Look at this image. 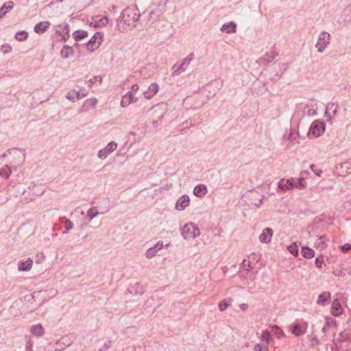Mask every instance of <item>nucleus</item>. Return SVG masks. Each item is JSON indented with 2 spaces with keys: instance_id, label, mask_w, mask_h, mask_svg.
<instances>
[{
  "instance_id": "f257e3e1",
  "label": "nucleus",
  "mask_w": 351,
  "mask_h": 351,
  "mask_svg": "<svg viewBox=\"0 0 351 351\" xmlns=\"http://www.w3.org/2000/svg\"><path fill=\"white\" fill-rule=\"evenodd\" d=\"M140 12L136 6L125 8L117 21V26L121 31H127L136 27L140 17Z\"/></svg>"
},
{
  "instance_id": "f03ea898",
  "label": "nucleus",
  "mask_w": 351,
  "mask_h": 351,
  "mask_svg": "<svg viewBox=\"0 0 351 351\" xmlns=\"http://www.w3.org/2000/svg\"><path fill=\"white\" fill-rule=\"evenodd\" d=\"M8 156L10 157L9 162L14 168L21 165L25 158L24 152L19 149H11L1 156L2 158Z\"/></svg>"
},
{
  "instance_id": "7ed1b4c3",
  "label": "nucleus",
  "mask_w": 351,
  "mask_h": 351,
  "mask_svg": "<svg viewBox=\"0 0 351 351\" xmlns=\"http://www.w3.org/2000/svg\"><path fill=\"white\" fill-rule=\"evenodd\" d=\"M181 234L185 239H195L200 235L199 229L193 223L185 224L181 229Z\"/></svg>"
},
{
  "instance_id": "20e7f679",
  "label": "nucleus",
  "mask_w": 351,
  "mask_h": 351,
  "mask_svg": "<svg viewBox=\"0 0 351 351\" xmlns=\"http://www.w3.org/2000/svg\"><path fill=\"white\" fill-rule=\"evenodd\" d=\"M43 190H38L37 186L34 184L29 185L23 192V202L28 203L33 201L36 197L42 195Z\"/></svg>"
},
{
  "instance_id": "39448f33",
  "label": "nucleus",
  "mask_w": 351,
  "mask_h": 351,
  "mask_svg": "<svg viewBox=\"0 0 351 351\" xmlns=\"http://www.w3.org/2000/svg\"><path fill=\"white\" fill-rule=\"evenodd\" d=\"M330 41V34L325 31L322 32L318 36L317 42L315 45L317 51L319 53H322L329 45Z\"/></svg>"
},
{
  "instance_id": "423d86ee",
  "label": "nucleus",
  "mask_w": 351,
  "mask_h": 351,
  "mask_svg": "<svg viewBox=\"0 0 351 351\" xmlns=\"http://www.w3.org/2000/svg\"><path fill=\"white\" fill-rule=\"evenodd\" d=\"M193 58L194 53H191L187 57L182 60V62L180 64H175L171 69L173 75H178L184 72L186 70L184 66H188L193 60Z\"/></svg>"
},
{
  "instance_id": "0eeeda50",
  "label": "nucleus",
  "mask_w": 351,
  "mask_h": 351,
  "mask_svg": "<svg viewBox=\"0 0 351 351\" xmlns=\"http://www.w3.org/2000/svg\"><path fill=\"white\" fill-rule=\"evenodd\" d=\"M263 195L256 191H250L247 195L248 204L256 207L260 206L262 204Z\"/></svg>"
},
{
  "instance_id": "6e6552de",
  "label": "nucleus",
  "mask_w": 351,
  "mask_h": 351,
  "mask_svg": "<svg viewBox=\"0 0 351 351\" xmlns=\"http://www.w3.org/2000/svg\"><path fill=\"white\" fill-rule=\"evenodd\" d=\"M308 323L304 322L303 324H293L289 326V330L296 337L304 335L307 329Z\"/></svg>"
},
{
  "instance_id": "1a4fd4ad",
  "label": "nucleus",
  "mask_w": 351,
  "mask_h": 351,
  "mask_svg": "<svg viewBox=\"0 0 351 351\" xmlns=\"http://www.w3.org/2000/svg\"><path fill=\"white\" fill-rule=\"evenodd\" d=\"M117 147V143L114 141L110 142L106 147L98 152V157L101 159H105L108 156L114 152Z\"/></svg>"
},
{
  "instance_id": "9d476101",
  "label": "nucleus",
  "mask_w": 351,
  "mask_h": 351,
  "mask_svg": "<svg viewBox=\"0 0 351 351\" xmlns=\"http://www.w3.org/2000/svg\"><path fill=\"white\" fill-rule=\"evenodd\" d=\"M102 41L101 37L98 33L95 34L87 43V49L90 52L95 51L100 45Z\"/></svg>"
},
{
  "instance_id": "9b49d317",
  "label": "nucleus",
  "mask_w": 351,
  "mask_h": 351,
  "mask_svg": "<svg viewBox=\"0 0 351 351\" xmlns=\"http://www.w3.org/2000/svg\"><path fill=\"white\" fill-rule=\"evenodd\" d=\"M325 130V124L323 122H313L310 131L315 137H319Z\"/></svg>"
},
{
  "instance_id": "f8f14e48",
  "label": "nucleus",
  "mask_w": 351,
  "mask_h": 351,
  "mask_svg": "<svg viewBox=\"0 0 351 351\" xmlns=\"http://www.w3.org/2000/svg\"><path fill=\"white\" fill-rule=\"evenodd\" d=\"M138 101V98L135 97L132 92H128L125 95L122 97L121 101V106L123 108L128 106L132 103H135Z\"/></svg>"
},
{
  "instance_id": "ddd939ff",
  "label": "nucleus",
  "mask_w": 351,
  "mask_h": 351,
  "mask_svg": "<svg viewBox=\"0 0 351 351\" xmlns=\"http://www.w3.org/2000/svg\"><path fill=\"white\" fill-rule=\"evenodd\" d=\"M151 10L149 12V19L152 21L157 20L162 13L159 4H154L150 8Z\"/></svg>"
},
{
  "instance_id": "4468645a",
  "label": "nucleus",
  "mask_w": 351,
  "mask_h": 351,
  "mask_svg": "<svg viewBox=\"0 0 351 351\" xmlns=\"http://www.w3.org/2000/svg\"><path fill=\"white\" fill-rule=\"evenodd\" d=\"M273 235V230L270 228H264L259 235V241L263 243H268L270 242Z\"/></svg>"
},
{
  "instance_id": "2eb2a0df",
  "label": "nucleus",
  "mask_w": 351,
  "mask_h": 351,
  "mask_svg": "<svg viewBox=\"0 0 351 351\" xmlns=\"http://www.w3.org/2000/svg\"><path fill=\"white\" fill-rule=\"evenodd\" d=\"M294 178H282L280 180L278 186L280 189L283 191L291 190L293 189L294 187Z\"/></svg>"
},
{
  "instance_id": "dca6fc26",
  "label": "nucleus",
  "mask_w": 351,
  "mask_h": 351,
  "mask_svg": "<svg viewBox=\"0 0 351 351\" xmlns=\"http://www.w3.org/2000/svg\"><path fill=\"white\" fill-rule=\"evenodd\" d=\"M190 198L188 195H184L181 196L176 203V208L178 210H183L189 206Z\"/></svg>"
},
{
  "instance_id": "f3484780",
  "label": "nucleus",
  "mask_w": 351,
  "mask_h": 351,
  "mask_svg": "<svg viewBox=\"0 0 351 351\" xmlns=\"http://www.w3.org/2000/svg\"><path fill=\"white\" fill-rule=\"evenodd\" d=\"M158 89L159 86L157 83H152L147 90L144 91L143 95L146 99H150L158 93Z\"/></svg>"
},
{
  "instance_id": "a211bd4d",
  "label": "nucleus",
  "mask_w": 351,
  "mask_h": 351,
  "mask_svg": "<svg viewBox=\"0 0 351 351\" xmlns=\"http://www.w3.org/2000/svg\"><path fill=\"white\" fill-rule=\"evenodd\" d=\"M97 104V99L96 98L92 97L90 99H86L83 106L80 109V111L81 112H87L90 109L94 108Z\"/></svg>"
},
{
  "instance_id": "6ab92c4d",
  "label": "nucleus",
  "mask_w": 351,
  "mask_h": 351,
  "mask_svg": "<svg viewBox=\"0 0 351 351\" xmlns=\"http://www.w3.org/2000/svg\"><path fill=\"white\" fill-rule=\"evenodd\" d=\"M33 265V261L32 258H28L25 261H20L18 264V269L20 271H29Z\"/></svg>"
},
{
  "instance_id": "aec40b11",
  "label": "nucleus",
  "mask_w": 351,
  "mask_h": 351,
  "mask_svg": "<svg viewBox=\"0 0 351 351\" xmlns=\"http://www.w3.org/2000/svg\"><path fill=\"white\" fill-rule=\"evenodd\" d=\"M331 313L334 316H339L342 314V308L339 301L335 299L332 301L331 304Z\"/></svg>"
},
{
  "instance_id": "412c9836",
  "label": "nucleus",
  "mask_w": 351,
  "mask_h": 351,
  "mask_svg": "<svg viewBox=\"0 0 351 351\" xmlns=\"http://www.w3.org/2000/svg\"><path fill=\"white\" fill-rule=\"evenodd\" d=\"M237 25L234 22H230L223 24L221 27V31L227 34H232L236 32Z\"/></svg>"
},
{
  "instance_id": "4be33fe9",
  "label": "nucleus",
  "mask_w": 351,
  "mask_h": 351,
  "mask_svg": "<svg viewBox=\"0 0 351 351\" xmlns=\"http://www.w3.org/2000/svg\"><path fill=\"white\" fill-rule=\"evenodd\" d=\"M207 188L204 184H198L195 186L193 194L198 197H202L207 193Z\"/></svg>"
},
{
  "instance_id": "5701e85b",
  "label": "nucleus",
  "mask_w": 351,
  "mask_h": 351,
  "mask_svg": "<svg viewBox=\"0 0 351 351\" xmlns=\"http://www.w3.org/2000/svg\"><path fill=\"white\" fill-rule=\"evenodd\" d=\"M50 23L49 21H43L37 23L34 27V31L37 34L44 33L49 27Z\"/></svg>"
},
{
  "instance_id": "b1692460",
  "label": "nucleus",
  "mask_w": 351,
  "mask_h": 351,
  "mask_svg": "<svg viewBox=\"0 0 351 351\" xmlns=\"http://www.w3.org/2000/svg\"><path fill=\"white\" fill-rule=\"evenodd\" d=\"M330 297L331 294L329 291L323 292L319 295L318 299L317 300V304L324 306L325 303L330 299Z\"/></svg>"
},
{
  "instance_id": "393cba45",
  "label": "nucleus",
  "mask_w": 351,
  "mask_h": 351,
  "mask_svg": "<svg viewBox=\"0 0 351 351\" xmlns=\"http://www.w3.org/2000/svg\"><path fill=\"white\" fill-rule=\"evenodd\" d=\"M14 7V3L12 1L4 3L0 8V19L3 17Z\"/></svg>"
},
{
  "instance_id": "a878e982",
  "label": "nucleus",
  "mask_w": 351,
  "mask_h": 351,
  "mask_svg": "<svg viewBox=\"0 0 351 351\" xmlns=\"http://www.w3.org/2000/svg\"><path fill=\"white\" fill-rule=\"evenodd\" d=\"M30 330L36 337H42L44 335V329L40 324L32 326Z\"/></svg>"
},
{
  "instance_id": "bb28decb",
  "label": "nucleus",
  "mask_w": 351,
  "mask_h": 351,
  "mask_svg": "<svg viewBox=\"0 0 351 351\" xmlns=\"http://www.w3.org/2000/svg\"><path fill=\"white\" fill-rule=\"evenodd\" d=\"M60 54L63 58L66 59L73 55V49L71 47L64 45Z\"/></svg>"
},
{
  "instance_id": "cd10ccee",
  "label": "nucleus",
  "mask_w": 351,
  "mask_h": 351,
  "mask_svg": "<svg viewBox=\"0 0 351 351\" xmlns=\"http://www.w3.org/2000/svg\"><path fill=\"white\" fill-rule=\"evenodd\" d=\"M233 300L231 298H226L219 303V308L220 311H224L230 305H231Z\"/></svg>"
},
{
  "instance_id": "c85d7f7f",
  "label": "nucleus",
  "mask_w": 351,
  "mask_h": 351,
  "mask_svg": "<svg viewBox=\"0 0 351 351\" xmlns=\"http://www.w3.org/2000/svg\"><path fill=\"white\" fill-rule=\"evenodd\" d=\"M75 40L77 41L88 36V32L85 30H76L73 34Z\"/></svg>"
},
{
  "instance_id": "c756f323",
  "label": "nucleus",
  "mask_w": 351,
  "mask_h": 351,
  "mask_svg": "<svg viewBox=\"0 0 351 351\" xmlns=\"http://www.w3.org/2000/svg\"><path fill=\"white\" fill-rule=\"evenodd\" d=\"M302 256L306 258H311L315 256L314 250L308 247H302Z\"/></svg>"
},
{
  "instance_id": "7c9ffc66",
  "label": "nucleus",
  "mask_w": 351,
  "mask_h": 351,
  "mask_svg": "<svg viewBox=\"0 0 351 351\" xmlns=\"http://www.w3.org/2000/svg\"><path fill=\"white\" fill-rule=\"evenodd\" d=\"M98 215H99V213L98 212L97 208L96 206L91 207L87 212V217L90 221Z\"/></svg>"
},
{
  "instance_id": "2f4dec72",
  "label": "nucleus",
  "mask_w": 351,
  "mask_h": 351,
  "mask_svg": "<svg viewBox=\"0 0 351 351\" xmlns=\"http://www.w3.org/2000/svg\"><path fill=\"white\" fill-rule=\"evenodd\" d=\"M277 56V53L275 51H271L266 53L265 56L263 57V58L261 60V61H265L267 62H271L272 60H274Z\"/></svg>"
},
{
  "instance_id": "473e14b6",
  "label": "nucleus",
  "mask_w": 351,
  "mask_h": 351,
  "mask_svg": "<svg viewBox=\"0 0 351 351\" xmlns=\"http://www.w3.org/2000/svg\"><path fill=\"white\" fill-rule=\"evenodd\" d=\"M346 273L348 275H351V271L350 269L348 270V269H344V268H341L339 270L336 269V270H334L332 271L333 275H335V276H339V277L345 276Z\"/></svg>"
},
{
  "instance_id": "72a5a7b5",
  "label": "nucleus",
  "mask_w": 351,
  "mask_h": 351,
  "mask_svg": "<svg viewBox=\"0 0 351 351\" xmlns=\"http://www.w3.org/2000/svg\"><path fill=\"white\" fill-rule=\"evenodd\" d=\"M11 173L12 170L8 165L0 169V176L5 179L10 177Z\"/></svg>"
},
{
  "instance_id": "f704fd0d",
  "label": "nucleus",
  "mask_w": 351,
  "mask_h": 351,
  "mask_svg": "<svg viewBox=\"0 0 351 351\" xmlns=\"http://www.w3.org/2000/svg\"><path fill=\"white\" fill-rule=\"evenodd\" d=\"M311 347H315L319 344V341L316 335L311 334L308 337Z\"/></svg>"
},
{
  "instance_id": "c9c22d12",
  "label": "nucleus",
  "mask_w": 351,
  "mask_h": 351,
  "mask_svg": "<svg viewBox=\"0 0 351 351\" xmlns=\"http://www.w3.org/2000/svg\"><path fill=\"white\" fill-rule=\"evenodd\" d=\"M28 34L25 31H21L16 34L15 38L19 41H23L27 38Z\"/></svg>"
},
{
  "instance_id": "e433bc0d",
  "label": "nucleus",
  "mask_w": 351,
  "mask_h": 351,
  "mask_svg": "<svg viewBox=\"0 0 351 351\" xmlns=\"http://www.w3.org/2000/svg\"><path fill=\"white\" fill-rule=\"evenodd\" d=\"M335 326H336L335 321H333L331 319H327L324 326L322 328V332L325 333L328 331L330 327Z\"/></svg>"
},
{
  "instance_id": "4c0bfd02",
  "label": "nucleus",
  "mask_w": 351,
  "mask_h": 351,
  "mask_svg": "<svg viewBox=\"0 0 351 351\" xmlns=\"http://www.w3.org/2000/svg\"><path fill=\"white\" fill-rule=\"evenodd\" d=\"M256 274L257 271H256L255 273L252 271L246 272L245 280L247 284H250L255 280Z\"/></svg>"
},
{
  "instance_id": "58836bf2",
  "label": "nucleus",
  "mask_w": 351,
  "mask_h": 351,
  "mask_svg": "<svg viewBox=\"0 0 351 351\" xmlns=\"http://www.w3.org/2000/svg\"><path fill=\"white\" fill-rule=\"evenodd\" d=\"M99 17V16H97L95 17V19ZM95 21L97 26H105L108 22V19L106 16H102L99 20L95 19Z\"/></svg>"
},
{
  "instance_id": "ea45409f",
  "label": "nucleus",
  "mask_w": 351,
  "mask_h": 351,
  "mask_svg": "<svg viewBox=\"0 0 351 351\" xmlns=\"http://www.w3.org/2000/svg\"><path fill=\"white\" fill-rule=\"evenodd\" d=\"M261 340L265 342V344L267 343L271 340V334L269 331H264L261 335Z\"/></svg>"
},
{
  "instance_id": "a19ab883",
  "label": "nucleus",
  "mask_w": 351,
  "mask_h": 351,
  "mask_svg": "<svg viewBox=\"0 0 351 351\" xmlns=\"http://www.w3.org/2000/svg\"><path fill=\"white\" fill-rule=\"evenodd\" d=\"M254 351H269L267 344L256 343L254 348Z\"/></svg>"
},
{
  "instance_id": "79ce46f5",
  "label": "nucleus",
  "mask_w": 351,
  "mask_h": 351,
  "mask_svg": "<svg viewBox=\"0 0 351 351\" xmlns=\"http://www.w3.org/2000/svg\"><path fill=\"white\" fill-rule=\"evenodd\" d=\"M294 186L300 190L304 189L306 186V184L304 182V178H298V182Z\"/></svg>"
},
{
  "instance_id": "37998d69",
  "label": "nucleus",
  "mask_w": 351,
  "mask_h": 351,
  "mask_svg": "<svg viewBox=\"0 0 351 351\" xmlns=\"http://www.w3.org/2000/svg\"><path fill=\"white\" fill-rule=\"evenodd\" d=\"M64 228H65V230L62 233L66 234L69 230L73 229V222L69 219H66L64 222Z\"/></svg>"
},
{
  "instance_id": "c03bdc74",
  "label": "nucleus",
  "mask_w": 351,
  "mask_h": 351,
  "mask_svg": "<svg viewBox=\"0 0 351 351\" xmlns=\"http://www.w3.org/2000/svg\"><path fill=\"white\" fill-rule=\"evenodd\" d=\"M156 252L157 250L154 247L149 248L145 252L146 257L148 258L154 257L156 255Z\"/></svg>"
},
{
  "instance_id": "a18cd8bd",
  "label": "nucleus",
  "mask_w": 351,
  "mask_h": 351,
  "mask_svg": "<svg viewBox=\"0 0 351 351\" xmlns=\"http://www.w3.org/2000/svg\"><path fill=\"white\" fill-rule=\"evenodd\" d=\"M241 265L247 272L250 271V269L252 268L251 262L250 261H246L245 259L243 261Z\"/></svg>"
},
{
  "instance_id": "49530a36",
  "label": "nucleus",
  "mask_w": 351,
  "mask_h": 351,
  "mask_svg": "<svg viewBox=\"0 0 351 351\" xmlns=\"http://www.w3.org/2000/svg\"><path fill=\"white\" fill-rule=\"evenodd\" d=\"M334 108V110H333V115H335L337 113V108H338V106L335 104H330L327 106L326 107V111L325 112L326 114H328V110H331Z\"/></svg>"
},
{
  "instance_id": "de8ad7c7",
  "label": "nucleus",
  "mask_w": 351,
  "mask_h": 351,
  "mask_svg": "<svg viewBox=\"0 0 351 351\" xmlns=\"http://www.w3.org/2000/svg\"><path fill=\"white\" fill-rule=\"evenodd\" d=\"M112 341L110 340H108L105 341L102 346L99 348V351H106L111 346Z\"/></svg>"
},
{
  "instance_id": "09e8293b",
  "label": "nucleus",
  "mask_w": 351,
  "mask_h": 351,
  "mask_svg": "<svg viewBox=\"0 0 351 351\" xmlns=\"http://www.w3.org/2000/svg\"><path fill=\"white\" fill-rule=\"evenodd\" d=\"M288 250L295 256L298 254V248L295 245H289L288 247Z\"/></svg>"
},
{
  "instance_id": "8fccbe9b",
  "label": "nucleus",
  "mask_w": 351,
  "mask_h": 351,
  "mask_svg": "<svg viewBox=\"0 0 351 351\" xmlns=\"http://www.w3.org/2000/svg\"><path fill=\"white\" fill-rule=\"evenodd\" d=\"M272 331L274 332V334L280 337V336H282L284 332L282 330V329H280L278 326H274L273 328H272Z\"/></svg>"
},
{
  "instance_id": "3c124183",
  "label": "nucleus",
  "mask_w": 351,
  "mask_h": 351,
  "mask_svg": "<svg viewBox=\"0 0 351 351\" xmlns=\"http://www.w3.org/2000/svg\"><path fill=\"white\" fill-rule=\"evenodd\" d=\"M75 91L74 90L73 92H69L66 96V97L70 100L72 102H75L76 101V99H75Z\"/></svg>"
},
{
  "instance_id": "603ef678",
  "label": "nucleus",
  "mask_w": 351,
  "mask_h": 351,
  "mask_svg": "<svg viewBox=\"0 0 351 351\" xmlns=\"http://www.w3.org/2000/svg\"><path fill=\"white\" fill-rule=\"evenodd\" d=\"M323 263H324V257L323 256H319V257L316 258L315 265L317 267L321 268Z\"/></svg>"
},
{
  "instance_id": "864d4df0",
  "label": "nucleus",
  "mask_w": 351,
  "mask_h": 351,
  "mask_svg": "<svg viewBox=\"0 0 351 351\" xmlns=\"http://www.w3.org/2000/svg\"><path fill=\"white\" fill-rule=\"evenodd\" d=\"M96 80H97V81H98L100 84H101V83H102V80H102V77H101V76H94V77H93V78L90 79V80H88V82L90 83V86L91 84H93V83H95V82Z\"/></svg>"
},
{
  "instance_id": "5fc2aeb1",
  "label": "nucleus",
  "mask_w": 351,
  "mask_h": 351,
  "mask_svg": "<svg viewBox=\"0 0 351 351\" xmlns=\"http://www.w3.org/2000/svg\"><path fill=\"white\" fill-rule=\"evenodd\" d=\"M324 238L323 237H320L319 239H317L318 242H315L316 245H317L319 247H325V243H324Z\"/></svg>"
},
{
  "instance_id": "6e6d98bb",
  "label": "nucleus",
  "mask_w": 351,
  "mask_h": 351,
  "mask_svg": "<svg viewBox=\"0 0 351 351\" xmlns=\"http://www.w3.org/2000/svg\"><path fill=\"white\" fill-rule=\"evenodd\" d=\"M75 94L76 101L82 99V97H86L87 95V93H80V91H77V92L75 91Z\"/></svg>"
},
{
  "instance_id": "4d7b16f0",
  "label": "nucleus",
  "mask_w": 351,
  "mask_h": 351,
  "mask_svg": "<svg viewBox=\"0 0 351 351\" xmlns=\"http://www.w3.org/2000/svg\"><path fill=\"white\" fill-rule=\"evenodd\" d=\"M315 165H311V169H312L313 171L315 172V173L317 176H320L322 173V170H317V169H315Z\"/></svg>"
},
{
  "instance_id": "13d9d810",
  "label": "nucleus",
  "mask_w": 351,
  "mask_h": 351,
  "mask_svg": "<svg viewBox=\"0 0 351 351\" xmlns=\"http://www.w3.org/2000/svg\"><path fill=\"white\" fill-rule=\"evenodd\" d=\"M133 288H136V291H137V289H140L141 290L138 291V293L140 294H141L143 293V291H142V287H141V285L140 283L138 282H136L135 283V285H134V287H132L130 289H132ZM130 292H132V290L130 291Z\"/></svg>"
},
{
  "instance_id": "bf43d9fd",
  "label": "nucleus",
  "mask_w": 351,
  "mask_h": 351,
  "mask_svg": "<svg viewBox=\"0 0 351 351\" xmlns=\"http://www.w3.org/2000/svg\"><path fill=\"white\" fill-rule=\"evenodd\" d=\"M340 247L343 251H348L351 250V245L349 243H346L343 245H341Z\"/></svg>"
},
{
  "instance_id": "052dcab7",
  "label": "nucleus",
  "mask_w": 351,
  "mask_h": 351,
  "mask_svg": "<svg viewBox=\"0 0 351 351\" xmlns=\"http://www.w3.org/2000/svg\"><path fill=\"white\" fill-rule=\"evenodd\" d=\"M341 168H345L346 169H351V163L349 162H345L341 165Z\"/></svg>"
},
{
  "instance_id": "680f3d73",
  "label": "nucleus",
  "mask_w": 351,
  "mask_h": 351,
  "mask_svg": "<svg viewBox=\"0 0 351 351\" xmlns=\"http://www.w3.org/2000/svg\"><path fill=\"white\" fill-rule=\"evenodd\" d=\"M278 67H280V70H282L281 74L283 73L287 69V65L286 64H278Z\"/></svg>"
},
{
  "instance_id": "e2e57ef3",
  "label": "nucleus",
  "mask_w": 351,
  "mask_h": 351,
  "mask_svg": "<svg viewBox=\"0 0 351 351\" xmlns=\"http://www.w3.org/2000/svg\"><path fill=\"white\" fill-rule=\"evenodd\" d=\"M162 247H163V243L162 242H160V241L158 242L156 244H155V245L154 246V247H155L156 250H160Z\"/></svg>"
},
{
  "instance_id": "0e129e2a",
  "label": "nucleus",
  "mask_w": 351,
  "mask_h": 351,
  "mask_svg": "<svg viewBox=\"0 0 351 351\" xmlns=\"http://www.w3.org/2000/svg\"><path fill=\"white\" fill-rule=\"evenodd\" d=\"M239 306L243 311H245L248 307V305L247 304H241Z\"/></svg>"
},
{
  "instance_id": "69168bd1",
  "label": "nucleus",
  "mask_w": 351,
  "mask_h": 351,
  "mask_svg": "<svg viewBox=\"0 0 351 351\" xmlns=\"http://www.w3.org/2000/svg\"><path fill=\"white\" fill-rule=\"evenodd\" d=\"M139 87L137 84H134L132 86V89L133 91L136 92L138 90Z\"/></svg>"
},
{
  "instance_id": "338daca9",
  "label": "nucleus",
  "mask_w": 351,
  "mask_h": 351,
  "mask_svg": "<svg viewBox=\"0 0 351 351\" xmlns=\"http://www.w3.org/2000/svg\"><path fill=\"white\" fill-rule=\"evenodd\" d=\"M32 344L30 342H28L27 347H26L27 351L32 350Z\"/></svg>"
},
{
  "instance_id": "774afa93",
  "label": "nucleus",
  "mask_w": 351,
  "mask_h": 351,
  "mask_svg": "<svg viewBox=\"0 0 351 351\" xmlns=\"http://www.w3.org/2000/svg\"><path fill=\"white\" fill-rule=\"evenodd\" d=\"M123 351H134V347H127L124 348Z\"/></svg>"
}]
</instances>
